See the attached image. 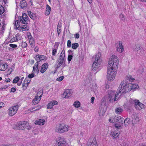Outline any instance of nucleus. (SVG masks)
Segmentation results:
<instances>
[{
	"mask_svg": "<svg viewBox=\"0 0 146 146\" xmlns=\"http://www.w3.org/2000/svg\"><path fill=\"white\" fill-rule=\"evenodd\" d=\"M102 60L101 53L100 52L98 53L95 56H93L92 58L93 64L92 66V70L94 72H96L95 73L100 70V67Z\"/></svg>",
	"mask_w": 146,
	"mask_h": 146,
	"instance_id": "f03ea898",
	"label": "nucleus"
},
{
	"mask_svg": "<svg viewBox=\"0 0 146 146\" xmlns=\"http://www.w3.org/2000/svg\"><path fill=\"white\" fill-rule=\"evenodd\" d=\"M19 80V78L18 76L16 77L13 80V83H16L18 82Z\"/></svg>",
	"mask_w": 146,
	"mask_h": 146,
	"instance_id": "58836bf2",
	"label": "nucleus"
},
{
	"mask_svg": "<svg viewBox=\"0 0 146 146\" xmlns=\"http://www.w3.org/2000/svg\"><path fill=\"white\" fill-rule=\"evenodd\" d=\"M123 109L120 107L117 108L115 109V112L117 114H120L123 111Z\"/></svg>",
	"mask_w": 146,
	"mask_h": 146,
	"instance_id": "393cba45",
	"label": "nucleus"
},
{
	"mask_svg": "<svg viewBox=\"0 0 146 146\" xmlns=\"http://www.w3.org/2000/svg\"><path fill=\"white\" fill-rule=\"evenodd\" d=\"M111 135H112L113 137L115 138L119 136V133L116 131H114L111 133Z\"/></svg>",
	"mask_w": 146,
	"mask_h": 146,
	"instance_id": "7c9ffc66",
	"label": "nucleus"
},
{
	"mask_svg": "<svg viewBox=\"0 0 146 146\" xmlns=\"http://www.w3.org/2000/svg\"><path fill=\"white\" fill-rule=\"evenodd\" d=\"M105 106H101L99 108L98 114L100 116H102L104 115L106 111V110L105 109Z\"/></svg>",
	"mask_w": 146,
	"mask_h": 146,
	"instance_id": "2eb2a0df",
	"label": "nucleus"
},
{
	"mask_svg": "<svg viewBox=\"0 0 146 146\" xmlns=\"http://www.w3.org/2000/svg\"><path fill=\"white\" fill-rule=\"evenodd\" d=\"M28 15L30 17L33 19H34L35 18V15L32 13L31 11H28Z\"/></svg>",
	"mask_w": 146,
	"mask_h": 146,
	"instance_id": "bb28decb",
	"label": "nucleus"
},
{
	"mask_svg": "<svg viewBox=\"0 0 146 146\" xmlns=\"http://www.w3.org/2000/svg\"><path fill=\"white\" fill-rule=\"evenodd\" d=\"M80 103L79 101H77L75 102L74 103L73 105L76 108H79L80 106Z\"/></svg>",
	"mask_w": 146,
	"mask_h": 146,
	"instance_id": "473e14b6",
	"label": "nucleus"
},
{
	"mask_svg": "<svg viewBox=\"0 0 146 146\" xmlns=\"http://www.w3.org/2000/svg\"><path fill=\"white\" fill-rule=\"evenodd\" d=\"M116 73V71L108 70L107 74V78L110 81H111L114 79Z\"/></svg>",
	"mask_w": 146,
	"mask_h": 146,
	"instance_id": "1a4fd4ad",
	"label": "nucleus"
},
{
	"mask_svg": "<svg viewBox=\"0 0 146 146\" xmlns=\"http://www.w3.org/2000/svg\"><path fill=\"white\" fill-rule=\"evenodd\" d=\"M41 108V106H38V107H37H37H36V109H35L34 110H33V109H35V108H33L32 109V110L31 111H36L40 109Z\"/></svg>",
	"mask_w": 146,
	"mask_h": 146,
	"instance_id": "09e8293b",
	"label": "nucleus"
},
{
	"mask_svg": "<svg viewBox=\"0 0 146 146\" xmlns=\"http://www.w3.org/2000/svg\"><path fill=\"white\" fill-rule=\"evenodd\" d=\"M57 30L58 35V36L61 32L60 28L59 27H57Z\"/></svg>",
	"mask_w": 146,
	"mask_h": 146,
	"instance_id": "6e6d98bb",
	"label": "nucleus"
},
{
	"mask_svg": "<svg viewBox=\"0 0 146 146\" xmlns=\"http://www.w3.org/2000/svg\"><path fill=\"white\" fill-rule=\"evenodd\" d=\"M79 34L78 33H76L74 35V37L75 38H79Z\"/></svg>",
	"mask_w": 146,
	"mask_h": 146,
	"instance_id": "e2e57ef3",
	"label": "nucleus"
},
{
	"mask_svg": "<svg viewBox=\"0 0 146 146\" xmlns=\"http://www.w3.org/2000/svg\"><path fill=\"white\" fill-rule=\"evenodd\" d=\"M135 103L134 107L137 110H141L144 108V105L140 102L139 100H137L136 102Z\"/></svg>",
	"mask_w": 146,
	"mask_h": 146,
	"instance_id": "9b49d317",
	"label": "nucleus"
},
{
	"mask_svg": "<svg viewBox=\"0 0 146 146\" xmlns=\"http://www.w3.org/2000/svg\"><path fill=\"white\" fill-rule=\"evenodd\" d=\"M27 5V3L26 1L25 0L22 1L20 2V6L22 8L26 7Z\"/></svg>",
	"mask_w": 146,
	"mask_h": 146,
	"instance_id": "4be33fe9",
	"label": "nucleus"
},
{
	"mask_svg": "<svg viewBox=\"0 0 146 146\" xmlns=\"http://www.w3.org/2000/svg\"><path fill=\"white\" fill-rule=\"evenodd\" d=\"M20 21L22 24L27 25L29 22V19L25 13H23L22 17H20L19 18Z\"/></svg>",
	"mask_w": 146,
	"mask_h": 146,
	"instance_id": "6e6552de",
	"label": "nucleus"
},
{
	"mask_svg": "<svg viewBox=\"0 0 146 146\" xmlns=\"http://www.w3.org/2000/svg\"><path fill=\"white\" fill-rule=\"evenodd\" d=\"M17 35H16L15 37H14L13 38H12L11 39L10 41V42H15L16 41H17L18 40V39L17 38Z\"/></svg>",
	"mask_w": 146,
	"mask_h": 146,
	"instance_id": "a19ab883",
	"label": "nucleus"
},
{
	"mask_svg": "<svg viewBox=\"0 0 146 146\" xmlns=\"http://www.w3.org/2000/svg\"><path fill=\"white\" fill-rule=\"evenodd\" d=\"M88 146H97V143L95 140H93L92 142L88 144Z\"/></svg>",
	"mask_w": 146,
	"mask_h": 146,
	"instance_id": "72a5a7b5",
	"label": "nucleus"
},
{
	"mask_svg": "<svg viewBox=\"0 0 146 146\" xmlns=\"http://www.w3.org/2000/svg\"><path fill=\"white\" fill-rule=\"evenodd\" d=\"M4 12V9L2 5H0V15L3 14Z\"/></svg>",
	"mask_w": 146,
	"mask_h": 146,
	"instance_id": "4c0bfd02",
	"label": "nucleus"
},
{
	"mask_svg": "<svg viewBox=\"0 0 146 146\" xmlns=\"http://www.w3.org/2000/svg\"><path fill=\"white\" fill-rule=\"evenodd\" d=\"M16 89L14 88H12L11 89V91L13 92H14L16 91Z\"/></svg>",
	"mask_w": 146,
	"mask_h": 146,
	"instance_id": "0e129e2a",
	"label": "nucleus"
},
{
	"mask_svg": "<svg viewBox=\"0 0 146 146\" xmlns=\"http://www.w3.org/2000/svg\"><path fill=\"white\" fill-rule=\"evenodd\" d=\"M41 108V106H38V107H37H37H36V109H35L34 110H33V109H35V108H33L32 109V110L31 111H36L40 109Z\"/></svg>",
	"mask_w": 146,
	"mask_h": 146,
	"instance_id": "3c124183",
	"label": "nucleus"
},
{
	"mask_svg": "<svg viewBox=\"0 0 146 146\" xmlns=\"http://www.w3.org/2000/svg\"><path fill=\"white\" fill-rule=\"evenodd\" d=\"M41 108V106H38V107H37H37H36V109H35L34 110H33V109H35V108H33L32 109V110L31 111H36L40 109Z\"/></svg>",
	"mask_w": 146,
	"mask_h": 146,
	"instance_id": "8fccbe9b",
	"label": "nucleus"
},
{
	"mask_svg": "<svg viewBox=\"0 0 146 146\" xmlns=\"http://www.w3.org/2000/svg\"><path fill=\"white\" fill-rule=\"evenodd\" d=\"M119 17L120 19L122 21H124L125 20V19L124 17V16L122 14H121L119 15Z\"/></svg>",
	"mask_w": 146,
	"mask_h": 146,
	"instance_id": "680f3d73",
	"label": "nucleus"
},
{
	"mask_svg": "<svg viewBox=\"0 0 146 146\" xmlns=\"http://www.w3.org/2000/svg\"><path fill=\"white\" fill-rule=\"evenodd\" d=\"M12 71V68H11L8 70V71H7V75H9Z\"/></svg>",
	"mask_w": 146,
	"mask_h": 146,
	"instance_id": "052dcab7",
	"label": "nucleus"
},
{
	"mask_svg": "<svg viewBox=\"0 0 146 146\" xmlns=\"http://www.w3.org/2000/svg\"><path fill=\"white\" fill-rule=\"evenodd\" d=\"M64 78L63 76H61L60 77L56 79V80L60 82L62 81Z\"/></svg>",
	"mask_w": 146,
	"mask_h": 146,
	"instance_id": "de8ad7c7",
	"label": "nucleus"
},
{
	"mask_svg": "<svg viewBox=\"0 0 146 146\" xmlns=\"http://www.w3.org/2000/svg\"><path fill=\"white\" fill-rule=\"evenodd\" d=\"M19 108V106L17 104L10 107L8 109V114L9 116H12L17 112Z\"/></svg>",
	"mask_w": 146,
	"mask_h": 146,
	"instance_id": "423d86ee",
	"label": "nucleus"
},
{
	"mask_svg": "<svg viewBox=\"0 0 146 146\" xmlns=\"http://www.w3.org/2000/svg\"><path fill=\"white\" fill-rule=\"evenodd\" d=\"M57 102L56 101H52L47 105V108L48 109H51L54 106L57 105Z\"/></svg>",
	"mask_w": 146,
	"mask_h": 146,
	"instance_id": "f3484780",
	"label": "nucleus"
},
{
	"mask_svg": "<svg viewBox=\"0 0 146 146\" xmlns=\"http://www.w3.org/2000/svg\"><path fill=\"white\" fill-rule=\"evenodd\" d=\"M71 45L72 44L71 41L70 40H68L67 44V47L69 48L71 46Z\"/></svg>",
	"mask_w": 146,
	"mask_h": 146,
	"instance_id": "864d4df0",
	"label": "nucleus"
},
{
	"mask_svg": "<svg viewBox=\"0 0 146 146\" xmlns=\"http://www.w3.org/2000/svg\"><path fill=\"white\" fill-rule=\"evenodd\" d=\"M30 80L28 81V80H27V84H25V83H23V88H24L25 87L26 88L28 86V84L30 83Z\"/></svg>",
	"mask_w": 146,
	"mask_h": 146,
	"instance_id": "37998d69",
	"label": "nucleus"
},
{
	"mask_svg": "<svg viewBox=\"0 0 146 146\" xmlns=\"http://www.w3.org/2000/svg\"><path fill=\"white\" fill-rule=\"evenodd\" d=\"M68 127L67 125L60 124L59 127L56 129V131L59 133H63L68 130Z\"/></svg>",
	"mask_w": 146,
	"mask_h": 146,
	"instance_id": "0eeeda50",
	"label": "nucleus"
},
{
	"mask_svg": "<svg viewBox=\"0 0 146 146\" xmlns=\"http://www.w3.org/2000/svg\"><path fill=\"white\" fill-rule=\"evenodd\" d=\"M29 124L26 121L19 122L16 125H14L13 129H16L23 130L27 128Z\"/></svg>",
	"mask_w": 146,
	"mask_h": 146,
	"instance_id": "39448f33",
	"label": "nucleus"
},
{
	"mask_svg": "<svg viewBox=\"0 0 146 146\" xmlns=\"http://www.w3.org/2000/svg\"><path fill=\"white\" fill-rule=\"evenodd\" d=\"M68 52L69 53V54L68 56V60L69 62L68 63H69L73 57V56L72 55V51L71 50H68Z\"/></svg>",
	"mask_w": 146,
	"mask_h": 146,
	"instance_id": "5701e85b",
	"label": "nucleus"
},
{
	"mask_svg": "<svg viewBox=\"0 0 146 146\" xmlns=\"http://www.w3.org/2000/svg\"><path fill=\"white\" fill-rule=\"evenodd\" d=\"M35 58L37 62H39L40 61L46 58V56H44L40 55H36L35 56Z\"/></svg>",
	"mask_w": 146,
	"mask_h": 146,
	"instance_id": "dca6fc26",
	"label": "nucleus"
},
{
	"mask_svg": "<svg viewBox=\"0 0 146 146\" xmlns=\"http://www.w3.org/2000/svg\"><path fill=\"white\" fill-rule=\"evenodd\" d=\"M138 71L139 73H142L144 71L143 68L142 67H140V69L138 70Z\"/></svg>",
	"mask_w": 146,
	"mask_h": 146,
	"instance_id": "4d7b16f0",
	"label": "nucleus"
},
{
	"mask_svg": "<svg viewBox=\"0 0 146 146\" xmlns=\"http://www.w3.org/2000/svg\"><path fill=\"white\" fill-rule=\"evenodd\" d=\"M51 9L50 7L48 5H46V12L45 13V14L46 15H48L50 14Z\"/></svg>",
	"mask_w": 146,
	"mask_h": 146,
	"instance_id": "a878e982",
	"label": "nucleus"
},
{
	"mask_svg": "<svg viewBox=\"0 0 146 146\" xmlns=\"http://www.w3.org/2000/svg\"><path fill=\"white\" fill-rule=\"evenodd\" d=\"M138 88V86L137 84H127L125 81H123L118 89V92L115 94V91H110L108 95L105 96V101L107 104L113 103L119 99L121 94L125 93L130 91L133 92Z\"/></svg>",
	"mask_w": 146,
	"mask_h": 146,
	"instance_id": "f257e3e1",
	"label": "nucleus"
},
{
	"mask_svg": "<svg viewBox=\"0 0 146 146\" xmlns=\"http://www.w3.org/2000/svg\"><path fill=\"white\" fill-rule=\"evenodd\" d=\"M94 99L95 98L94 97H92L91 98V103L92 104H93Z\"/></svg>",
	"mask_w": 146,
	"mask_h": 146,
	"instance_id": "774afa93",
	"label": "nucleus"
},
{
	"mask_svg": "<svg viewBox=\"0 0 146 146\" xmlns=\"http://www.w3.org/2000/svg\"><path fill=\"white\" fill-rule=\"evenodd\" d=\"M4 104L3 102H0V108L4 106Z\"/></svg>",
	"mask_w": 146,
	"mask_h": 146,
	"instance_id": "338daca9",
	"label": "nucleus"
},
{
	"mask_svg": "<svg viewBox=\"0 0 146 146\" xmlns=\"http://www.w3.org/2000/svg\"><path fill=\"white\" fill-rule=\"evenodd\" d=\"M40 100H37L36 99H34L32 102L33 104L35 105L36 104H37Z\"/></svg>",
	"mask_w": 146,
	"mask_h": 146,
	"instance_id": "ea45409f",
	"label": "nucleus"
},
{
	"mask_svg": "<svg viewBox=\"0 0 146 146\" xmlns=\"http://www.w3.org/2000/svg\"><path fill=\"white\" fill-rule=\"evenodd\" d=\"M29 40V42L30 44L31 45V46H33V44H34L35 43V41L34 40L33 38H32V39H30Z\"/></svg>",
	"mask_w": 146,
	"mask_h": 146,
	"instance_id": "49530a36",
	"label": "nucleus"
},
{
	"mask_svg": "<svg viewBox=\"0 0 146 146\" xmlns=\"http://www.w3.org/2000/svg\"><path fill=\"white\" fill-rule=\"evenodd\" d=\"M27 36L29 40L31 39H32V38H33L32 36L31 35V33H27Z\"/></svg>",
	"mask_w": 146,
	"mask_h": 146,
	"instance_id": "13d9d810",
	"label": "nucleus"
},
{
	"mask_svg": "<svg viewBox=\"0 0 146 146\" xmlns=\"http://www.w3.org/2000/svg\"><path fill=\"white\" fill-rule=\"evenodd\" d=\"M48 66V64L47 63H45L43 64L41 66L40 71L41 73H44L47 70Z\"/></svg>",
	"mask_w": 146,
	"mask_h": 146,
	"instance_id": "a211bd4d",
	"label": "nucleus"
},
{
	"mask_svg": "<svg viewBox=\"0 0 146 146\" xmlns=\"http://www.w3.org/2000/svg\"><path fill=\"white\" fill-rule=\"evenodd\" d=\"M8 67V65L6 64H0V70L4 71Z\"/></svg>",
	"mask_w": 146,
	"mask_h": 146,
	"instance_id": "412c9836",
	"label": "nucleus"
},
{
	"mask_svg": "<svg viewBox=\"0 0 146 146\" xmlns=\"http://www.w3.org/2000/svg\"><path fill=\"white\" fill-rule=\"evenodd\" d=\"M72 93V90L71 89H66L63 94V95L66 98H68L71 96Z\"/></svg>",
	"mask_w": 146,
	"mask_h": 146,
	"instance_id": "4468645a",
	"label": "nucleus"
},
{
	"mask_svg": "<svg viewBox=\"0 0 146 146\" xmlns=\"http://www.w3.org/2000/svg\"><path fill=\"white\" fill-rule=\"evenodd\" d=\"M115 126L116 128L117 129H119V128L121 126L119 124L116 123L115 124Z\"/></svg>",
	"mask_w": 146,
	"mask_h": 146,
	"instance_id": "5fc2aeb1",
	"label": "nucleus"
},
{
	"mask_svg": "<svg viewBox=\"0 0 146 146\" xmlns=\"http://www.w3.org/2000/svg\"><path fill=\"white\" fill-rule=\"evenodd\" d=\"M21 46L23 48H25L27 46V44L25 42H23L22 43Z\"/></svg>",
	"mask_w": 146,
	"mask_h": 146,
	"instance_id": "603ef678",
	"label": "nucleus"
},
{
	"mask_svg": "<svg viewBox=\"0 0 146 146\" xmlns=\"http://www.w3.org/2000/svg\"><path fill=\"white\" fill-rule=\"evenodd\" d=\"M38 62H36L35 63V65L33 67V72L34 73V72L35 73L36 72L37 74L38 73L39 71L38 68Z\"/></svg>",
	"mask_w": 146,
	"mask_h": 146,
	"instance_id": "6ab92c4d",
	"label": "nucleus"
},
{
	"mask_svg": "<svg viewBox=\"0 0 146 146\" xmlns=\"http://www.w3.org/2000/svg\"><path fill=\"white\" fill-rule=\"evenodd\" d=\"M124 123H125V126L128 125L131 122L130 119L128 118H127L125 120L124 119Z\"/></svg>",
	"mask_w": 146,
	"mask_h": 146,
	"instance_id": "2f4dec72",
	"label": "nucleus"
},
{
	"mask_svg": "<svg viewBox=\"0 0 146 146\" xmlns=\"http://www.w3.org/2000/svg\"><path fill=\"white\" fill-rule=\"evenodd\" d=\"M118 65V59L117 57L115 55L111 56L110 57L108 67V70L113 71V69L116 70Z\"/></svg>",
	"mask_w": 146,
	"mask_h": 146,
	"instance_id": "7ed1b4c3",
	"label": "nucleus"
},
{
	"mask_svg": "<svg viewBox=\"0 0 146 146\" xmlns=\"http://www.w3.org/2000/svg\"><path fill=\"white\" fill-rule=\"evenodd\" d=\"M37 95H38V96H39V97L38 98V99H39V100H40L41 98L42 97V91H40L39 92H38L37 93Z\"/></svg>",
	"mask_w": 146,
	"mask_h": 146,
	"instance_id": "e433bc0d",
	"label": "nucleus"
},
{
	"mask_svg": "<svg viewBox=\"0 0 146 146\" xmlns=\"http://www.w3.org/2000/svg\"><path fill=\"white\" fill-rule=\"evenodd\" d=\"M128 79L131 82L133 81V80H135L134 78L131 77H130Z\"/></svg>",
	"mask_w": 146,
	"mask_h": 146,
	"instance_id": "69168bd1",
	"label": "nucleus"
},
{
	"mask_svg": "<svg viewBox=\"0 0 146 146\" xmlns=\"http://www.w3.org/2000/svg\"><path fill=\"white\" fill-rule=\"evenodd\" d=\"M117 50L119 52H122L124 51V48L122 45V42L119 41L116 44Z\"/></svg>",
	"mask_w": 146,
	"mask_h": 146,
	"instance_id": "f8f14e48",
	"label": "nucleus"
},
{
	"mask_svg": "<svg viewBox=\"0 0 146 146\" xmlns=\"http://www.w3.org/2000/svg\"><path fill=\"white\" fill-rule=\"evenodd\" d=\"M9 45L11 47L13 48H16L17 47V45L15 44H9Z\"/></svg>",
	"mask_w": 146,
	"mask_h": 146,
	"instance_id": "bf43d9fd",
	"label": "nucleus"
},
{
	"mask_svg": "<svg viewBox=\"0 0 146 146\" xmlns=\"http://www.w3.org/2000/svg\"><path fill=\"white\" fill-rule=\"evenodd\" d=\"M65 52L64 50H62L61 52L60 55L56 61L57 66L56 68H58L60 67L62 64L63 67L66 66L65 64Z\"/></svg>",
	"mask_w": 146,
	"mask_h": 146,
	"instance_id": "20e7f679",
	"label": "nucleus"
},
{
	"mask_svg": "<svg viewBox=\"0 0 146 146\" xmlns=\"http://www.w3.org/2000/svg\"><path fill=\"white\" fill-rule=\"evenodd\" d=\"M34 76L35 75L34 74V73L33 72V73L29 75L28 76V78H31L33 77H34Z\"/></svg>",
	"mask_w": 146,
	"mask_h": 146,
	"instance_id": "a18cd8bd",
	"label": "nucleus"
},
{
	"mask_svg": "<svg viewBox=\"0 0 146 146\" xmlns=\"http://www.w3.org/2000/svg\"><path fill=\"white\" fill-rule=\"evenodd\" d=\"M57 144L59 146H65L66 145V141L62 137H60L56 139Z\"/></svg>",
	"mask_w": 146,
	"mask_h": 146,
	"instance_id": "9d476101",
	"label": "nucleus"
},
{
	"mask_svg": "<svg viewBox=\"0 0 146 146\" xmlns=\"http://www.w3.org/2000/svg\"><path fill=\"white\" fill-rule=\"evenodd\" d=\"M20 22L19 20L16 21L15 23V26L16 27V29H18L20 25Z\"/></svg>",
	"mask_w": 146,
	"mask_h": 146,
	"instance_id": "c9c22d12",
	"label": "nucleus"
},
{
	"mask_svg": "<svg viewBox=\"0 0 146 146\" xmlns=\"http://www.w3.org/2000/svg\"><path fill=\"white\" fill-rule=\"evenodd\" d=\"M118 119V116H115L113 118V119L112 120V122H117V120Z\"/></svg>",
	"mask_w": 146,
	"mask_h": 146,
	"instance_id": "79ce46f5",
	"label": "nucleus"
},
{
	"mask_svg": "<svg viewBox=\"0 0 146 146\" xmlns=\"http://www.w3.org/2000/svg\"><path fill=\"white\" fill-rule=\"evenodd\" d=\"M124 119L121 116H118V119L117 120V122L121 123H124Z\"/></svg>",
	"mask_w": 146,
	"mask_h": 146,
	"instance_id": "c756f323",
	"label": "nucleus"
},
{
	"mask_svg": "<svg viewBox=\"0 0 146 146\" xmlns=\"http://www.w3.org/2000/svg\"><path fill=\"white\" fill-rule=\"evenodd\" d=\"M59 45V44L58 42H55V43L54 47L55 48L53 49L52 51V55L54 56L57 52V49L58 46Z\"/></svg>",
	"mask_w": 146,
	"mask_h": 146,
	"instance_id": "aec40b11",
	"label": "nucleus"
},
{
	"mask_svg": "<svg viewBox=\"0 0 146 146\" xmlns=\"http://www.w3.org/2000/svg\"><path fill=\"white\" fill-rule=\"evenodd\" d=\"M132 117L133 119H136L138 117V115L136 113H135L133 114L132 116Z\"/></svg>",
	"mask_w": 146,
	"mask_h": 146,
	"instance_id": "c03bdc74",
	"label": "nucleus"
},
{
	"mask_svg": "<svg viewBox=\"0 0 146 146\" xmlns=\"http://www.w3.org/2000/svg\"><path fill=\"white\" fill-rule=\"evenodd\" d=\"M45 120L43 119H40L36 121V124L40 125H43L44 124Z\"/></svg>",
	"mask_w": 146,
	"mask_h": 146,
	"instance_id": "b1692460",
	"label": "nucleus"
},
{
	"mask_svg": "<svg viewBox=\"0 0 146 146\" xmlns=\"http://www.w3.org/2000/svg\"><path fill=\"white\" fill-rule=\"evenodd\" d=\"M79 46V44L78 43H73L72 44V47L73 49H76Z\"/></svg>",
	"mask_w": 146,
	"mask_h": 146,
	"instance_id": "f704fd0d",
	"label": "nucleus"
},
{
	"mask_svg": "<svg viewBox=\"0 0 146 146\" xmlns=\"http://www.w3.org/2000/svg\"><path fill=\"white\" fill-rule=\"evenodd\" d=\"M135 51H137L138 52L139 50H140L139 54L141 55L144 54V52L143 50H142L141 48V45L139 44H137L135 45L134 49Z\"/></svg>",
	"mask_w": 146,
	"mask_h": 146,
	"instance_id": "ddd939ff",
	"label": "nucleus"
},
{
	"mask_svg": "<svg viewBox=\"0 0 146 146\" xmlns=\"http://www.w3.org/2000/svg\"><path fill=\"white\" fill-rule=\"evenodd\" d=\"M23 31H28L29 29V27L27 25H24L20 27Z\"/></svg>",
	"mask_w": 146,
	"mask_h": 146,
	"instance_id": "c85d7f7f",
	"label": "nucleus"
},
{
	"mask_svg": "<svg viewBox=\"0 0 146 146\" xmlns=\"http://www.w3.org/2000/svg\"><path fill=\"white\" fill-rule=\"evenodd\" d=\"M137 100H133L132 99H130L129 100V103H130L129 105L132 106V105H134L135 106V102H136Z\"/></svg>",
	"mask_w": 146,
	"mask_h": 146,
	"instance_id": "cd10ccee",
	"label": "nucleus"
}]
</instances>
